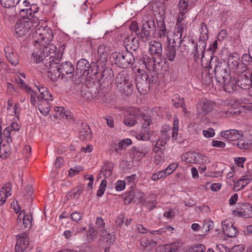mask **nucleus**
I'll return each mask as SVG.
<instances>
[{"label":"nucleus","mask_w":252,"mask_h":252,"mask_svg":"<svg viewBox=\"0 0 252 252\" xmlns=\"http://www.w3.org/2000/svg\"><path fill=\"white\" fill-rule=\"evenodd\" d=\"M57 47L53 44L48 43L45 47L34 50L32 58L36 63H42L45 67L54 68V66L59 64L62 59L61 54H56Z\"/></svg>","instance_id":"obj_1"},{"label":"nucleus","mask_w":252,"mask_h":252,"mask_svg":"<svg viewBox=\"0 0 252 252\" xmlns=\"http://www.w3.org/2000/svg\"><path fill=\"white\" fill-rule=\"evenodd\" d=\"M91 81L92 80H86L85 84L81 88V95L85 100L92 101L95 98L99 99L104 96L108 90V83L103 80L99 85V91L96 93L97 89Z\"/></svg>","instance_id":"obj_2"},{"label":"nucleus","mask_w":252,"mask_h":252,"mask_svg":"<svg viewBox=\"0 0 252 252\" xmlns=\"http://www.w3.org/2000/svg\"><path fill=\"white\" fill-rule=\"evenodd\" d=\"M98 65L95 62H92L91 64L88 60L85 59H80L76 63L75 70V79H94L98 73Z\"/></svg>","instance_id":"obj_3"},{"label":"nucleus","mask_w":252,"mask_h":252,"mask_svg":"<svg viewBox=\"0 0 252 252\" xmlns=\"http://www.w3.org/2000/svg\"><path fill=\"white\" fill-rule=\"evenodd\" d=\"M110 59L113 63L122 68L129 67L135 61L132 53L127 51L113 52L110 56Z\"/></svg>","instance_id":"obj_4"},{"label":"nucleus","mask_w":252,"mask_h":252,"mask_svg":"<svg viewBox=\"0 0 252 252\" xmlns=\"http://www.w3.org/2000/svg\"><path fill=\"white\" fill-rule=\"evenodd\" d=\"M142 27L140 34V39L142 42H146L151 37L157 36V26L153 17L145 18L142 21Z\"/></svg>","instance_id":"obj_5"},{"label":"nucleus","mask_w":252,"mask_h":252,"mask_svg":"<svg viewBox=\"0 0 252 252\" xmlns=\"http://www.w3.org/2000/svg\"><path fill=\"white\" fill-rule=\"evenodd\" d=\"M32 21L18 20L15 26L17 38H23L24 40L28 39L32 32Z\"/></svg>","instance_id":"obj_6"},{"label":"nucleus","mask_w":252,"mask_h":252,"mask_svg":"<svg viewBox=\"0 0 252 252\" xmlns=\"http://www.w3.org/2000/svg\"><path fill=\"white\" fill-rule=\"evenodd\" d=\"M50 33H52L51 29H48L47 31L45 29H36L32 33V42L35 46V44H39L40 47H44V43L50 41L53 38Z\"/></svg>","instance_id":"obj_7"},{"label":"nucleus","mask_w":252,"mask_h":252,"mask_svg":"<svg viewBox=\"0 0 252 252\" xmlns=\"http://www.w3.org/2000/svg\"><path fill=\"white\" fill-rule=\"evenodd\" d=\"M217 61H218V58L216 56L211 58L210 62L209 64V72L210 71L211 69H212V71H214L215 79L220 78L218 74V72L220 71V72L219 73L220 74L222 79H228L229 77V79H231V78L230 77V68L227 66L225 68H221L220 70V67L219 65V63L217 62Z\"/></svg>","instance_id":"obj_8"},{"label":"nucleus","mask_w":252,"mask_h":252,"mask_svg":"<svg viewBox=\"0 0 252 252\" xmlns=\"http://www.w3.org/2000/svg\"><path fill=\"white\" fill-rule=\"evenodd\" d=\"M214 103L206 98L200 99L196 104V112L198 118L202 119L213 109Z\"/></svg>","instance_id":"obj_9"},{"label":"nucleus","mask_w":252,"mask_h":252,"mask_svg":"<svg viewBox=\"0 0 252 252\" xmlns=\"http://www.w3.org/2000/svg\"><path fill=\"white\" fill-rule=\"evenodd\" d=\"M194 1L192 0H180L177 7L179 11L178 22L183 21L186 18V14L192 8Z\"/></svg>","instance_id":"obj_10"},{"label":"nucleus","mask_w":252,"mask_h":252,"mask_svg":"<svg viewBox=\"0 0 252 252\" xmlns=\"http://www.w3.org/2000/svg\"><path fill=\"white\" fill-rule=\"evenodd\" d=\"M55 68L52 71H55L56 69L59 73V75L62 74V79L65 76V75H69V77L71 78L75 76V69L73 65L69 61L63 62L60 65L58 64L54 66Z\"/></svg>","instance_id":"obj_11"},{"label":"nucleus","mask_w":252,"mask_h":252,"mask_svg":"<svg viewBox=\"0 0 252 252\" xmlns=\"http://www.w3.org/2000/svg\"><path fill=\"white\" fill-rule=\"evenodd\" d=\"M142 119L143 121L142 129L140 134H137L136 137L139 140L147 141L150 138V131L148 126L151 123V118L149 115L143 114Z\"/></svg>","instance_id":"obj_12"},{"label":"nucleus","mask_w":252,"mask_h":252,"mask_svg":"<svg viewBox=\"0 0 252 252\" xmlns=\"http://www.w3.org/2000/svg\"><path fill=\"white\" fill-rule=\"evenodd\" d=\"M228 66L240 77L241 75L240 57L237 52L229 53L227 57Z\"/></svg>","instance_id":"obj_13"},{"label":"nucleus","mask_w":252,"mask_h":252,"mask_svg":"<svg viewBox=\"0 0 252 252\" xmlns=\"http://www.w3.org/2000/svg\"><path fill=\"white\" fill-rule=\"evenodd\" d=\"M144 67L148 70L153 69L156 71L163 66V63H161L160 58H157L152 55L150 56L144 55Z\"/></svg>","instance_id":"obj_14"},{"label":"nucleus","mask_w":252,"mask_h":252,"mask_svg":"<svg viewBox=\"0 0 252 252\" xmlns=\"http://www.w3.org/2000/svg\"><path fill=\"white\" fill-rule=\"evenodd\" d=\"M167 39L168 40V43L164 47L162 53L163 58L165 59V60L163 59L161 60V63L163 64L166 63L167 60L171 62L174 61L176 57V45L175 44V41L174 40L171 43L168 37H167Z\"/></svg>","instance_id":"obj_15"},{"label":"nucleus","mask_w":252,"mask_h":252,"mask_svg":"<svg viewBox=\"0 0 252 252\" xmlns=\"http://www.w3.org/2000/svg\"><path fill=\"white\" fill-rule=\"evenodd\" d=\"M234 216L250 218L252 217V205L248 203H239L237 207L233 211Z\"/></svg>","instance_id":"obj_16"},{"label":"nucleus","mask_w":252,"mask_h":252,"mask_svg":"<svg viewBox=\"0 0 252 252\" xmlns=\"http://www.w3.org/2000/svg\"><path fill=\"white\" fill-rule=\"evenodd\" d=\"M130 80H116V89L126 95L132 93V83Z\"/></svg>","instance_id":"obj_17"},{"label":"nucleus","mask_w":252,"mask_h":252,"mask_svg":"<svg viewBox=\"0 0 252 252\" xmlns=\"http://www.w3.org/2000/svg\"><path fill=\"white\" fill-rule=\"evenodd\" d=\"M149 152L147 146L143 145L137 147H134L131 149L130 156L135 161H140Z\"/></svg>","instance_id":"obj_18"},{"label":"nucleus","mask_w":252,"mask_h":252,"mask_svg":"<svg viewBox=\"0 0 252 252\" xmlns=\"http://www.w3.org/2000/svg\"><path fill=\"white\" fill-rule=\"evenodd\" d=\"M108 55L106 47L103 44L100 45L97 49V56L95 59L96 64L103 68L107 62Z\"/></svg>","instance_id":"obj_19"},{"label":"nucleus","mask_w":252,"mask_h":252,"mask_svg":"<svg viewBox=\"0 0 252 252\" xmlns=\"http://www.w3.org/2000/svg\"><path fill=\"white\" fill-rule=\"evenodd\" d=\"M139 37H134L133 35L128 36L124 40L123 44L126 49V51L132 50L136 51L139 47Z\"/></svg>","instance_id":"obj_20"},{"label":"nucleus","mask_w":252,"mask_h":252,"mask_svg":"<svg viewBox=\"0 0 252 252\" xmlns=\"http://www.w3.org/2000/svg\"><path fill=\"white\" fill-rule=\"evenodd\" d=\"M149 47L151 55L157 58H160L161 60H163L162 46L161 42L154 40L149 43ZM163 59L165 60V58Z\"/></svg>","instance_id":"obj_21"},{"label":"nucleus","mask_w":252,"mask_h":252,"mask_svg":"<svg viewBox=\"0 0 252 252\" xmlns=\"http://www.w3.org/2000/svg\"><path fill=\"white\" fill-rule=\"evenodd\" d=\"M252 180V174L248 172L241 177L237 182L234 183V190L239 191L244 189L251 183Z\"/></svg>","instance_id":"obj_22"},{"label":"nucleus","mask_w":252,"mask_h":252,"mask_svg":"<svg viewBox=\"0 0 252 252\" xmlns=\"http://www.w3.org/2000/svg\"><path fill=\"white\" fill-rule=\"evenodd\" d=\"M216 84L221 85L223 90L229 93H232L237 88L236 80H216Z\"/></svg>","instance_id":"obj_23"},{"label":"nucleus","mask_w":252,"mask_h":252,"mask_svg":"<svg viewBox=\"0 0 252 252\" xmlns=\"http://www.w3.org/2000/svg\"><path fill=\"white\" fill-rule=\"evenodd\" d=\"M17 83L21 89L25 91L27 93L30 94L31 102L32 105L35 106L37 103L36 100V95L32 89L31 86L26 83L24 80H17Z\"/></svg>","instance_id":"obj_24"},{"label":"nucleus","mask_w":252,"mask_h":252,"mask_svg":"<svg viewBox=\"0 0 252 252\" xmlns=\"http://www.w3.org/2000/svg\"><path fill=\"white\" fill-rule=\"evenodd\" d=\"M222 227L224 234L229 237H233L236 236L238 230L233 225L232 222L226 220L222 222Z\"/></svg>","instance_id":"obj_25"},{"label":"nucleus","mask_w":252,"mask_h":252,"mask_svg":"<svg viewBox=\"0 0 252 252\" xmlns=\"http://www.w3.org/2000/svg\"><path fill=\"white\" fill-rule=\"evenodd\" d=\"M29 245L28 236L26 234H21L17 236L15 250L17 252H24Z\"/></svg>","instance_id":"obj_26"},{"label":"nucleus","mask_w":252,"mask_h":252,"mask_svg":"<svg viewBox=\"0 0 252 252\" xmlns=\"http://www.w3.org/2000/svg\"><path fill=\"white\" fill-rule=\"evenodd\" d=\"M221 136L230 141H235L239 140L243 136V132L242 131L236 129H229L222 131Z\"/></svg>","instance_id":"obj_27"},{"label":"nucleus","mask_w":252,"mask_h":252,"mask_svg":"<svg viewBox=\"0 0 252 252\" xmlns=\"http://www.w3.org/2000/svg\"><path fill=\"white\" fill-rule=\"evenodd\" d=\"M157 27V36L160 38H164L166 36L167 33V29L164 21V17L161 15L159 19H156Z\"/></svg>","instance_id":"obj_28"},{"label":"nucleus","mask_w":252,"mask_h":252,"mask_svg":"<svg viewBox=\"0 0 252 252\" xmlns=\"http://www.w3.org/2000/svg\"><path fill=\"white\" fill-rule=\"evenodd\" d=\"M11 193V184L7 183L4 185L0 190V206H2L4 204L7 198L9 197Z\"/></svg>","instance_id":"obj_29"},{"label":"nucleus","mask_w":252,"mask_h":252,"mask_svg":"<svg viewBox=\"0 0 252 252\" xmlns=\"http://www.w3.org/2000/svg\"><path fill=\"white\" fill-rule=\"evenodd\" d=\"M113 77L114 72L111 68L106 67L102 70H100L98 68V73L95 76H94V79H112Z\"/></svg>","instance_id":"obj_30"},{"label":"nucleus","mask_w":252,"mask_h":252,"mask_svg":"<svg viewBox=\"0 0 252 252\" xmlns=\"http://www.w3.org/2000/svg\"><path fill=\"white\" fill-rule=\"evenodd\" d=\"M165 252H187L182 241L176 242L169 245L165 249Z\"/></svg>","instance_id":"obj_31"},{"label":"nucleus","mask_w":252,"mask_h":252,"mask_svg":"<svg viewBox=\"0 0 252 252\" xmlns=\"http://www.w3.org/2000/svg\"><path fill=\"white\" fill-rule=\"evenodd\" d=\"M37 104L40 112L44 116L49 114L50 110V104L46 101L41 100L39 97H37Z\"/></svg>","instance_id":"obj_32"},{"label":"nucleus","mask_w":252,"mask_h":252,"mask_svg":"<svg viewBox=\"0 0 252 252\" xmlns=\"http://www.w3.org/2000/svg\"><path fill=\"white\" fill-rule=\"evenodd\" d=\"M241 62V75L244 74L247 70L250 69L247 67L248 65H250L252 63V57L248 53L244 54L242 57Z\"/></svg>","instance_id":"obj_33"},{"label":"nucleus","mask_w":252,"mask_h":252,"mask_svg":"<svg viewBox=\"0 0 252 252\" xmlns=\"http://www.w3.org/2000/svg\"><path fill=\"white\" fill-rule=\"evenodd\" d=\"M23 220V224L24 228H30L32 226V216L30 214H25V211H22L19 215L17 221H21Z\"/></svg>","instance_id":"obj_34"},{"label":"nucleus","mask_w":252,"mask_h":252,"mask_svg":"<svg viewBox=\"0 0 252 252\" xmlns=\"http://www.w3.org/2000/svg\"><path fill=\"white\" fill-rule=\"evenodd\" d=\"M235 102L243 110L252 111V101L248 98H238L235 99Z\"/></svg>","instance_id":"obj_35"},{"label":"nucleus","mask_w":252,"mask_h":252,"mask_svg":"<svg viewBox=\"0 0 252 252\" xmlns=\"http://www.w3.org/2000/svg\"><path fill=\"white\" fill-rule=\"evenodd\" d=\"M150 80H137L136 87L142 94H146L150 89Z\"/></svg>","instance_id":"obj_36"},{"label":"nucleus","mask_w":252,"mask_h":252,"mask_svg":"<svg viewBox=\"0 0 252 252\" xmlns=\"http://www.w3.org/2000/svg\"><path fill=\"white\" fill-rule=\"evenodd\" d=\"M237 85L241 89L248 90L249 95L252 96V80H237Z\"/></svg>","instance_id":"obj_37"},{"label":"nucleus","mask_w":252,"mask_h":252,"mask_svg":"<svg viewBox=\"0 0 252 252\" xmlns=\"http://www.w3.org/2000/svg\"><path fill=\"white\" fill-rule=\"evenodd\" d=\"M252 145V137L251 135L245 136L244 138L239 139L237 143L239 148L247 149L250 148Z\"/></svg>","instance_id":"obj_38"},{"label":"nucleus","mask_w":252,"mask_h":252,"mask_svg":"<svg viewBox=\"0 0 252 252\" xmlns=\"http://www.w3.org/2000/svg\"><path fill=\"white\" fill-rule=\"evenodd\" d=\"M144 196V193L138 189L131 190L129 191L127 198L130 201L136 199L138 202H142Z\"/></svg>","instance_id":"obj_39"},{"label":"nucleus","mask_w":252,"mask_h":252,"mask_svg":"<svg viewBox=\"0 0 252 252\" xmlns=\"http://www.w3.org/2000/svg\"><path fill=\"white\" fill-rule=\"evenodd\" d=\"M19 13V20H24L26 21H32V18L33 17V14L29 11V8H20L16 7Z\"/></svg>","instance_id":"obj_40"},{"label":"nucleus","mask_w":252,"mask_h":252,"mask_svg":"<svg viewBox=\"0 0 252 252\" xmlns=\"http://www.w3.org/2000/svg\"><path fill=\"white\" fill-rule=\"evenodd\" d=\"M7 110L11 115H15L17 117L21 110L19 104L16 103L13 105L12 99H9L7 102Z\"/></svg>","instance_id":"obj_41"},{"label":"nucleus","mask_w":252,"mask_h":252,"mask_svg":"<svg viewBox=\"0 0 252 252\" xmlns=\"http://www.w3.org/2000/svg\"><path fill=\"white\" fill-rule=\"evenodd\" d=\"M112 170L113 167L111 164L105 163L98 175V177L100 178L103 176L105 178H109L112 175Z\"/></svg>","instance_id":"obj_42"},{"label":"nucleus","mask_w":252,"mask_h":252,"mask_svg":"<svg viewBox=\"0 0 252 252\" xmlns=\"http://www.w3.org/2000/svg\"><path fill=\"white\" fill-rule=\"evenodd\" d=\"M9 143L3 140V143L0 144V157L2 158H6L10 154L11 149Z\"/></svg>","instance_id":"obj_43"},{"label":"nucleus","mask_w":252,"mask_h":252,"mask_svg":"<svg viewBox=\"0 0 252 252\" xmlns=\"http://www.w3.org/2000/svg\"><path fill=\"white\" fill-rule=\"evenodd\" d=\"M6 58L10 64L13 66H16L19 64V57L16 52L12 51L7 53L5 51Z\"/></svg>","instance_id":"obj_44"},{"label":"nucleus","mask_w":252,"mask_h":252,"mask_svg":"<svg viewBox=\"0 0 252 252\" xmlns=\"http://www.w3.org/2000/svg\"><path fill=\"white\" fill-rule=\"evenodd\" d=\"M100 235L102 240L108 245L112 244L115 239V235L114 233H109L106 230L102 231Z\"/></svg>","instance_id":"obj_45"},{"label":"nucleus","mask_w":252,"mask_h":252,"mask_svg":"<svg viewBox=\"0 0 252 252\" xmlns=\"http://www.w3.org/2000/svg\"><path fill=\"white\" fill-rule=\"evenodd\" d=\"M196 156L197 153L194 152H189L183 154L181 156V159L183 161L187 163H195Z\"/></svg>","instance_id":"obj_46"},{"label":"nucleus","mask_w":252,"mask_h":252,"mask_svg":"<svg viewBox=\"0 0 252 252\" xmlns=\"http://www.w3.org/2000/svg\"><path fill=\"white\" fill-rule=\"evenodd\" d=\"M140 243L143 247V250L147 252L150 251L156 246L155 241L149 240L147 238H143Z\"/></svg>","instance_id":"obj_47"},{"label":"nucleus","mask_w":252,"mask_h":252,"mask_svg":"<svg viewBox=\"0 0 252 252\" xmlns=\"http://www.w3.org/2000/svg\"><path fill=\"white\" fill-rule=\"evenodd\" d=\"M79 136L82 140L89 139L91 138V130L88 125H85L84 127L80 130Z\"/></svg>","instance_id":"obj_48"},{"label":"nucleus","mask_w":252,"mask_h":252,"mask_svg":"<svg viewBox=\"0 0 252 252\" xmlns=\"http://www.w3.org/2000/svg\"><path fill=\"white\" fill-rule=\"evenodd\" d=\"M20 0H0V3L2 6L4 8H10L13 6H17Z\"/></svg>","instance_id":"obj_49"},{"label":"nucleus","mask_w":252,"mask_h":252,"mask_svg":"<svg viewBox=\"0 0 252 252\" xmlns=\"http://www.w3.org/2000/svg\"><path fill=\"white\" fill-rule=\"evenodd\" d=\"M187 252H203L205 249V246L203 244H196L190 247H186Z\"/></svg>","instance_id":"obj_50"},{"label":"nucleus","mask_w":252,"mask_h":252,"mask_svg":"<svg viewBox=\"0 0 252 252\" xmlns=\"http://www.w3.org/2000/svg\"><path fill=\"white\" fill-rule=\"evenodd\" d=\"M195 163L197 164H208L210 163V159L207 156L197 153Z\"/></svg>","instance_id":"obj_51"},{"label":"nucleus","mask_w":252,"mask_h":252,"mask_svg":"<svg viewBox=\"0 0 252 252\" xmlns=\"http://www.w3.org/2000/svg\"><path fill=\"white\" fill-rule=\"evenodd\" d=\"M183 21H180V22H178V19L176 21V25L178 26L177 32L180 33V42L179 44V47L181 46L182 43V42L184 41V39L186 36H184L183 39H182V33L184 32V29L186 27L185 24L182 23Z\"/></svg>","instance_id":"obj_52"},{"label":"nucleus","mask_w":252,"mask_h":252,"mask_svg":"<svg viewBox=\"0 0 252 252\" xmlns=\"http://www.w3.org/2000/svg\"><path fill=\"white\" fill-rule=\"evenodd\" d=\"M154 158L153 161L156 165L162 164L164 160V156L162 152L160 151H157Z\"/></svg>","instance_id":"obj_53"},{"label":"nucleus","mask_w":252,"mask_h":252,"mask_svg":"<svg viewBox=\"0 0 252 252\" xmlns=\"http://www.w3.org/2000/svg\"><path fill=\"white\" fill-rule=\"evenodd\" d=\"M55 111L58 113L63 118L68 119L70 117V112L65 110L63 107H56L54 109Z\"/></svg>","instance_id":"obj_54"},{"label":"nucleus","mask_w":252,"mask_h":252,"mask_svg":"<svg viewBox=\"0 0 252 252\" xmlns=\"http://www.w3.org/2000/svg\"><path fill=\"white\" fill-rule=\"evenodd\" d=\"M131 144V140L129 138H126L122 140H121L117 146L118 148L117 147L115 148V152H118L119 150H122L123 149L126 148L129 145Z\"/></svg>","instance_id":"obj_55"},{"label":"nucleus","mask_w":252,"mask_h":252,"mask_svg":"<svg viewBox=\"0 0 252 252\" xmlns=\"http://www.w3.org/2000/svg\"><path fill=\"white\" fill-rule=\"evenodd\" d=\"M129 30L131 32V33H135V35L139 37L140 39V32L139 28L138 27V23L135 21H132L131 22L129 26Z\"/></svg>","instance_id":"obj_56"},{"label":"nucleus","mask_w":252,"mask_h":252,"mask_svg":"<svg viewBox=\"0 0 252 252\" xmlns=\"http://www.w3.org/2000/svg\"><path fill=\"white\" fill-rule=\"evenodd\" d=\"M167 142V141H166L165 140L161 139L159 137L155 144V147L153 149L154 151L156 152L157 151L163 150Z\"/></svg>","instance_id":"obj_57"},{"label":"nucleus","mask_w":252,"mask_h":252,"mask_svg":"<svg viewBox=\"0 0 252 252\" xmlns=\"http://www.w3.org/2000/svg\"><path fill=\"white\" fill-rule=\"evenodd\" d=\"M137 117H133L130 115H126L124 120V123L126 126H132L136 124V119Z\"/></svg>","instance_id":"obj_58"},{"label":"nucleus","mask_w":252,"mask_h":252,"mask_svg":"<svg viewBox=\"0 0 252 252\" xmlns=\"http://www.w3.org/2000/svg\"><path fill=\"white\" fill-rule=\"evenodd\" d=\"M107 184V182L106 180H102L100 183L99 187V189L97 191L96 195L98 197H101L103 196Z\"/></svg>","instance_id":"obj_59"},{"label":"nucleus","mask_w":252,"mask_h":252,"mask_svg":"<svg viewBox=\"0 0 252 252\" xmlns=\"http://www.w3.org/2000/svg\"><path fill=\"white\" fill-rule=\"evenodd\" d=\"M179 128V120L177 118H174L173 120V127L172 128V135L174 139L177 138Z\"/></svg>","instance_id":"obj_60"},{"label":"nucleus","mask_w":252,"mask_h":252,"mask_svg":"<svg viewBox=\"0 0 252 252\" xmlns=\"http://www.w3.org/2000/svg\"><path fill=\"white\" fill-rule=\"evenodd\" d=\"M178 166V163L177 162H173L170 164L167 167L163 170L165 172L166 176H168L172 173Z\"/></svg>","instance_id":"obj_61"},{"label":"nucleus","mask_w":252,"mask_h":252,"mask_svg":"<svg viewBox=\"0 0 252 252\" xmlns=\"http://www.w3.org/2000/svg\"><path fill=\"white\" fill-rule=\"evenodd\" d=\"M126 112L127 115L137 117L139 114V109L133 107H129L126 109Z\"/></svg>","instance_id":"obj_62"},{"label":"nucleus","mask_w":252,"mask_h":252,"mask_svg":"<svg viewBox=\"0 0 252 252\" xmlns=\"http://www.w3.org/2000/svg\"><path fill=\"white\" fill-rule=\"evenodd\" d=\"M166 176L165 172L163 170H161L153 173L151 176V179L153 181H156L160 179L164 178Z\"/></svg>","instance_id":"obj_63"},{"label":"nucleus","mask_w":252,"mask_h":252,"mask_svg":"<svg viewBox=\"0 0 252 252\" xmlns=\"http://www.w3.org/2000/svg\"><path fill=\"white\" fill-rule=\"evenodd\" d=\"M95 223L97 226L98 230L101 233L102 231L105 230L104 229L105 226V222L102 218L97 217L96 219Z\"/></svg>","instance_id":"obj_64"}]
</instances>
